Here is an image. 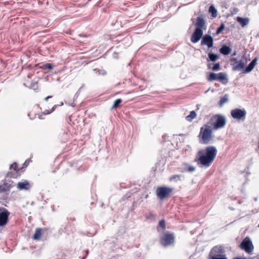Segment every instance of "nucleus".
I'll list each match as a JSON object with an SVG mask.
<instances>
[{
    "label": "nucleus",
    "mask_w": 259,
    "mask_h": 259,
    "mask_svg": "<svg viewBox=\"0 0 259 259\" xmlns=\"http://www.w3.org/2000/svg\"><path fill=\"white\" fill-rule=\"evenodd\" d=\"M196 115H197V114H196L195 111H192L190 112V114L186 117V119L187 121H192L193 119L196 118Z\"/></svg>",
    "instance_id": "24"
},
{
    "label": "nucleus",
    "mask_w": 259,
    "mask_h": 259,
    "mask_svg": "<svg viewBox=\"0 0 259 259\" xmlns=\"http://www.w3.org/2000/svg\"><path fill=\"white\" fill-rule=\"evenodd\" d=\"M209 91V89H208L206 91H205V93L206 94Z\"/></svg>",
    "instance_id": "40"
},
{
    "label": "nucleus",
    "mask_w": 259,
    "mask_h": 259,
    "mask_svg": "<svg viewBox=\"0 0 259 259\" xmlns=\"http://www.w3.org/2000/svg\"><path fill=\"white\" fill-rule=\"evenodd\" d=\"M17 167V165L16 163H14L12 164H11L10 166V169H13L14 170H16Z\"/></svg>",
    "instance_id": "33"
},
{
    "label": "nucleus",
    "mask_w": 259,
    "mask_h": 259,
    "mask_svg": "<svg viewBox=\"0 0 259 259\" xmlns=\"http://www.w3.org/2000/svg\"><path fill=\"white\" fill-rule=\"evenodd\" d=\"M10 212L5 208L0 207V227L5 226L8 222Z\"/></svg>",
    "instance_id": "9"
},
{
    "label": "nucleus",
    "mask_w": 259,
    "mask_h": 259,
    "mask_svg": "<svg viewBox=\"0 0 259 259\" xmlns=\"http://www.w3.org/2000/svg\"><path fill=\"white\" fill-rule=\"evenodd\" d=\"M220 52L224 55H228L231 52V49L229 46L224 45L220 49Z\"/></svg>",
    "instance_id": "18"
},
{
    "label": "nucleus",
    "mask_w": 259,
    "mask_h": 259,
    "mask_svg": "<svg viewBox=\"0 0 259 259\" xmlns=\"http://www.w3.org/2000/svg\"><path fill=\"white\" fill-rule=\"evenodd\" d=\"M212 65V64H211V63H208V65H207V66H208V68H209V69H210V68H211V67H211V66Z\"/></svg>",
    "instance_id": "36"
},
{
    "label": "nucleus",
    "mask_w": 259,
    "mask_h": 259,
    "mask_svg": "<svg viewBox=\"0 0 259 259\" xmlns=\"http://www.w3.org/2000/svg\"><path fill=\"white\" fill-rule=\"evenodd\" d=\"M208 58L207 59V61H211L212 62H214L217 61L219 58V56L218 55L213 54L212 53H209L208 54Z\"/></svg>",
    "instance_id": "21"
},
{
    "label": "nucleus",
    "mask_w": 259,
    "mask_h": 259,
    "mask_svg": "<svg viewBox=\"0 0 259 259\" xmlns=\"http://www.w3.org/2000/svg\"><path fill=\"white\" fill-rule=\"evenodd\" d=\"M85 257H86V256H83V257H82L81 258V259H85Z\"/></svg>",
    "instance_id": "43"
},
{
    "label": "nucleus",
    "mask_w": 259,
    "mask_h": 259,
    "mask_svg": "<svg viewBox=\"0 0 259 259\" xmlns=\"http://www.w3.org/2000/svg\"><path fill=\"white\" fill-rule=\"evenodd\" d=\"M208 259H227L224 247L221 245L214 246L209 252Z\"/></svg>",
    "instance_id": "3"
},
{
    "label": "nucleus",
    "mask_w": 259,
    "mask_h": 259,
    "mask_svg": "<svg viewBox=\"0 0 259 259\" xmlns=\"http://www.w3.org/2000/svg\"><path fill=\"white\" fill-rule=\"evenodd\" d=\"M238 22H239L242 27L246 26L249 23V19L247 18H242L240 17H237L236 19Z\"/></svg>",
    "instance_id": "20"
},
{
    "label": "nucleus",
    "mask_w": 259,
    "mask_h": 259,
    "mask_svg": "<svg viewBox=\"0 0 259 259\" xmlns=\"http://www.w3.org/2000/svg\"><path fill=\"white\" fill-rule=\"evenodd\" d=\"M179 171L181 172H185L188 171L190 172H193L195 170V167L190 165L187 163H183L180 167L178 168Z\"/></svg>",
    "instance_id": "12"
},
{
    "label": "nucleus",
    "mask_w": 259,
    "mask_h": 259,
    "mask_svg": "<svg viewBox=\"0 0 259 259\" xmlns=\"http://www.w3.org/2000/svg\"><path fill=\"white\" fill-rule=\"evenodd\" d=\"M56 107H57V105H55V106H54V107L52 108V110H51V112H47V113H46V114H49V113H51L52 112H53V111L55 110V108H56Z\"/></svg>",
    "instance_id": "34"
},
{
    "label": "nucleus",
    "mask_w": 259,
    "mask_h": 259,
    "mask_svg": "<svg viewBox=\"0 0 259 259\" xmlns=\"http://www.w3.org/2000/svg\"><path fill=\"white\" fill-rule=\"evenodd\" d=\"M218 76L219 73L216 74L213 72H210L209 74V76L207 77V80L209 81H212L213 80H218Z\"/></svg>",
    "instance_id": "22"
},
{
    "label": "nucleus",
    "mask_w": 259,
    "mask_h": 259,
    "mask_svg": "<svg viewBox=\"0 0 259 259\" xmlns=\"http://www.w3.org/2000/svg\"><path fill=\"white\" fill-rule=\"evenodd\" d=\"M225 26L224 23H222L220 27L217 29L216 34H219L221 33L223 30L225 29Z\"/></svg>",
    "instance_id": "29"
},
{
    "label": "nucleus",
    "mask_w": 259,
    "mask_h": 259,
    "mask_svg": "<svg viewBox=\"0 0 259 259\" xmlns=\"http://www.w3.org/2000/svg\"><path fill=\"white\" fill-rule=\"evenodd\" d=\"M159 225L160 227L162 228V229L163 230H165V228H166L165 223V221L164 220H162L160 221Z\"/></svg>",
    "instance_id": "30"
},
{
    "label": "nucleus",
    "mask_w": 259,
    "mask_h": 259,
    "mask_svg": "<svg viewBox=\"0 0 259 259\" xmlns=\"http://www.w3.org/2000/svg\"><path fill=\"white\" fill-rule=\"evenodd\" d=\"M217 154V150L214 146L206 147L201 149L197 153L194 161L200 167L207 168L214 161Z\"/></svg>",
    "instance_id": "1"
},
{
    "label": "nucleus",
    "mask_w": 259,
    "mask_h": 259,
    "mask_svg": "<svg viewBox=\"0 0 259 259\" xmlns=\"http://www.w3.org/2000/svg\"><path fill=\"white\" fill-rule=\"evenodd\" d=\"M213 38L210 35L205 34L203 36L201 41L202 46L206 45L208 48H210L213 46Z\"/></svg>",
    "instance_id": "11"
},
{
    "label": "nucleus",
    "mask_w": 259,
    "mask_h": 259,
    "mask_svg": "<svg viewBox=\"0 0 259 259\" xmlns=\"http://www.w3.org/2000/svg\"><path fill=\"white\" fill-rule=\"evenodd\" d=\"M174 189L167 187H160L156 190L157 196L161 199L168 197L170 194L173 191Z\"/></svg>",
    "instance_id": "6"
},
{
    "label": "nucleus",
    "mask_w": 259,
    "mask_h": 259,
    "mask_svg": "<svg viewBox=\"0 0 259 259\" xmlns=\"http://www.w3.org/2000/svg\"><path fill=\"white\" fill-rule=\"evenodd\" d=\"M198 137L199 142L203 144H208L212 140V129L209 123L204 124L200 128Z\"/></svg>",
    "instance_id": "2"
},
{
    "label": "nucleus",
    "mask_w": 259,
    "mask_h": 259,
    "mask_svg": "<svg viewBox=\"0 0 259 259\" xmlns=\"http://www.w3.org/2000/svg\"><path fill=\"white\" fill-rule=\"evenodd\" d=\"M240 247L245 250L247 253L251 254L253 250V245L250 239L248 237H245L239 245Z\"/></svg>",
    "instance_id": "5"
},
{
    "label": "nucleus",
    "mask_w": 259,
    "mask_h": 259,
    "mask_svg": "<svg viewBox=\"0 0 259 259\" xmlns=\"http://www.w3.org/2000/svg\"><path fill=\"white\" fill-rule=\"evenodd\" d=\"M41 235V229L40 228H36L33 235V238L34 240H39Z\"/></svg>",
    "instance_id": "23"
},
{
    "label": "nucleus",
    "mask_w": 259,
    "mask_h": 259,
    "mask_svg": "<svg viewBox=\"0 0 259 259\" xmlns=\"http://www.w3.org/2000/svg\"><path fill=\"white\" fill-rule=\"evenodd\" d=\"M175 237L173 234L165 233L160 238V242L164 246H168L174 242Z\"/></svg>",
    "instance_id": "7"
},
{
    "label": "nucleus",
    "mask_w": 259,
    "mask_h": 259,
    "mask_svg": "<svg viewBox=\"0 0 259 259\" xmlns=\"http://www.w3.org/2000/svg\"><path fill=\"white\" fill-rule=\"evenodd\" d=\"M211 120L213 121V122H209L207 123H209L211 127L212 126L214 130L222 128L226 124V120L225 117L220 114H217L213 116L211 118Z\"/></svg>",
    "instance_id": "4"
},
{
    "label": "nucleus",
    "mask_w": 259,
    "mask_h": 259,
    "mask_svg": "<svg viewBox=\"0 0 259 259\" xmlns=\"http://www.w3.org/2000/svg\"><path fill=\"white\" fill-rule=\"evenodd\" d=\"M84 252L86 253V255L88 254L89 253V250H84Z\"/></svg>",
    "instance_id": "38"
},
{
    "label": "nucleus",
    "mask_w": 259,
    "mask_h": 259,
    "mask_svg": "<svg viewBox=\"0 0 259 259\" xmlns=\"http://www.w3.org/2000/svg\"><path fill=\"white\" fill-rule=\"evenodd\" d=\"M53 68V66L51 64H50V63L46 64H45L43 66V69H49V70H51V69H52Z\"/></svg>",
    "instance_id": "31"
},
{
    "label": "nucleus",
    "mask_w": 259,
    "mask_h": 259,
    "mask_svg": "<svg viewBox=\"0 0 259 259\" xmlns=\"http://www.w3.org/2000/svg\"><path fill=\"white\" fill-rule=\"evenodd\" d=\"M203 30L200 28H195L194 32L193 33L191 41L193 43H196L203 37Z\"/></svg>",
    "instance_id": "10"
},
{
    "label": "nucleus",
    "mask_w": 259,
    "mask_h": 259,
    "mask_svg": "<svg viewBox=\"0 0 259 259\" xmlns=\"http://www.w3.org/2000/svg\"><path fill=\"white\" fill-rule=\"evenodd\" d=\"M63 105V103L62 102H61V103H60V106H62V105Z\"/></svg>",
    "instance_id": "39"
},
{
    "label": "nucleus",
    "mask_w": 259,
    "mask_h": 259,
    "mask_svg": "<svg viewBox=\"0 0 259 259\" xmlns=\"http://www.w3.org/2000/svg\"><path fill=\"white\" fill-rule=\"evenodd\" d=\"M257 61V58H255L253 59L251 62L248 64V65L245 68V70L243 71L244 73H247L250 72L254 67L255 65L256 64V62Z\"/></svg>",
    "instance_id": "14"
},
{
    "label": "nucleus",
    "mask_w": 259,
    "mask_h": 259,
    "mask_svg": "<svg viewBox=\"0 0 259 259\" xmlns=\"http://www.w3.org/2000/svg\"><path fill=\"white\" fill-rule=\"evenodd\" d=\"M244 62L242 60H239V61H236L234 64H233V69L234 70H241L244 67Z\"/></svg>",
    "instance_id": "16"
},
{
    "label": "nucleus",
    "mask_w": 259,
    "mask_h": 259,
    "mask_svg": "<svg viewBox=\"0 0 259 259\" xmlns=\"http://www.w3.org/2000/svg\"><path fill=\"white\" fill-rule=\"evenodd\" d=\"M211 69L213 71H219L221 69L220 64L219 63H215L212 65Z\"/></svg>",
    "instance_id": "28"
},
{
    "label": "nucleus",
    "mask_w": 259,
    "mask_h": 259,
    "mask_svg": "<svg viewBox=\"0 0 259 259\" xmlns=\"http://www.w3.org/2000/svg\"><path fill=\"white\" fill-rule=\"evenodd\" d=\"M183 135H183V134H179V136H183Z\"/></svg>",
    "instance_id": "42"
},
{
    "label": "nucleus",
    "mask_w": 259,
    "mask_h": 259,
    "mask_svg": "<svg viewBox=\"0 0 259 259\" xmlns=\"http://www.w3.org/2000/svg\"><path fill=\"white\" fill-rule=\"evenodd\" d=\"M122 102V100L120 99H117L114 102L113 106L111 109L116 108L118 107L119 105Z\"/></svg>",
    "instance_id": "27"
},
{
    "label": "nucleus",
    "mask_w": 259,
    "mask_h": 259,
    "mask_svg": "<svg viewBox=\"0 0 259 259\" xmlns=\"http://www.w3.org/2000/svg\"><path fill=\"white\" fill-rule=\"evenodd\" d=\"M218 80L222 83L226 84L228 83L227 75L223 72H220L218 76Z\"/></svg>",
    "instance_id": "17"
},
{
    "label": "nucleus",
    "mask_w": 259,
    "mask_h": 259,
    "mask_svg": "<svg viewBox=\"0 0 259 259\" xmlns=\"http://www.w3.org/2000/svg\"><path fill=\"white\" fill-rule=\"evenodd\" d=\"M208 11L211 14V16L215 18L217 16V11L215 7L213 5H211L209 8Z\"/></svg>",
    "instance_id": "25"
},
{
    "label": "nucleus",
    "mask_w": 259,
    "mask_h": 259,
    "mask_svg": "<svg viewBox=\"0 0 259 259\" xmlns=\"http://www.w3.org/2000/svg\"><path fill=\"white\" fill-rule=\"evenodd\" d=\"M234 259H247L245 257H236V258H234Z\"/></svg>",
    "instance_id": "37"
},
{
    "label": "nucleus",
    "mask_w": 259,
    "mask_h": 259,
    "mask_svg": "<svg viewBox=\"0 0 259 259\" xmlns=\"http://www.w3.org/2000/svg\"><path fill=\"white\" fill-rule=\"evenodd\" d=\"M257 198H256V197H255V198H254V200L255 201H257Z\"/></svg>",
    "instance_id": "41"
},
{
    "label": "nucleus",
    "mask_w": 259,
    "mask_h": 259,
    "mask_svg": "<svg viewBox=\"0 0 259 259\" xmlns=\"http://www.w3.org/2000/svg\"><path fill=\"white\" fill-rule=\"evenodd\" d=\"M184 179V177L181 175H175L171 176L169 178V180L170 182H177L178 181H181Z\"/></svg>",
    "instance_id": "19"
},
{
    "label": "nucleus",
    "mask_w": 259,
    "mask_h": 259,
    "mask_svg": "<svg viewBox=\"0 0 259 259\" xmlns=\"http://www.w3.org/2000/svg\"><path fill=\"white\" fill-rule=\"evenodd\" d=\"M205 22L203 19L202 16H199L197 18L196 26L197 27L196 28H200L202 29L203 27L205 26Z\"/></svg>",
    "instance_id": "15"
},
{
    "label": "nucleus",
    "mask_w": 259,
    "mask_h": 259,
    "mask_svg": "<svg viewBox=\"0 0 259 259\" xmlns=\"http://www.w3.org/2000/svg\"><path fill=\"white\" fill-rule=\"evenodd\" d=\"M30 184L27 181L19 182L17 184V188L20 190H28L30 188Z\"/></svg>",
    "instance_id": "13"
},
{
    "label": "nucleus",
    "mask_w": 259,
    "mask_h": 259,
    "mask_svg": "<svg viewBox=\"0 0 259 259\" xmlns=\"http://www.w3.org/2000/svg\"><path fill=\"white\" fill-rule=\"evenodd\" d=\"M52 98V96H49L47 97L46 98H45V101H48V100L49 99H50V98Z\"/></svg>",
    "instance_id": "35"
},
{
    "label": "nucleus",
    "mask_w": 259,
    "mask_h": 259,
    "mask_svg": "<svg viewBox=\"0 0 259 259\" xmlns=\"http://www.w3.org/2000/svg\"><path fill=\"white\" fill-rule=\"evenodd\" d=\"M8 190H9V189L8 188H7L6 187L2 186V185H0V193L6 192Z\"/></svg>",
    "instance_id": "32"
},
{
    "label": "nucleus",
    "mask_w": 259,
    "mask_h": 259,
    "mask_svg": "<svg viewBox=\"0 0 259 259\" xmlns=\"http://www.w3.org/2000/svg\"><path fill=\"white\" fill-rule=\"evenodd\" d=\"M228 95L227 94L225 95L223 97H221L219 104L220 106H222L225 103H227L228 101Z\"/></svg>",
    "instance_id": "26"
},
{
    "label": "nucleus",
    "mask_w": 259,
    "mask_h": 259,
    "mask_svg": "<svg viewBox=\"0 0 259 259\" xmlns=\"http://www.w3.org/2000/svg\"><path fill=\"white\" fill-rule=\"evenodd\" d=\"M232 117L238 120H244L246 117V111L245 109L236 108L231 112Z\"/></svg>",
    "instance_id": "8"
}]
</instances>
